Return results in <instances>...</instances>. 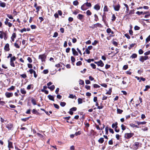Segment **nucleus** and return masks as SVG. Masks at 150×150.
Masks as SVG:
<instances>
[{
	"mask_svg": "<svg viewBox=\"0 0 150 150\" xmlns=\"http://www.w3.org/2000/svg\"><path fill=\"white\" fill-rule=\"evenodd\" d=\"M14 46L17 48H19L20 47V46L18 45V43L16 42L14 43Z\"/></svg>",
	"mask_w": 150,
	"mask_h": 150,
	"instance_id": "57",
	"label": "nucleus"
},
{
	"mask_svg": "<svg viewBox=\"0 0 150 150\" xmlns=\"http://www.w3.org/2000/svg\"><path fill=\"white\" fill-rule=\"evenodd\" d=\"M139 143L138 142H135L134 143L133 145L134 148V149L136 150L137 149L139 146Z\"/></svg>",
	"mask_w": 150,
	"mask_h": 150,
	"instance_id": "11",
	"label": "nucleus"
},
{
	"mask_svg": "<svg viewBox=\"0 0 150 150\" xmlns=\"http://www.w3.org/2000/svg\"><path fill=\"white\" fill-rule=\"evenodd\" d=\"M71 62L73 63L75 61V58L71 56Z\"/></svg>",
	"mask_w": 150,
	"mask_h": 150,
	"instance_id": "48",
	"label": "nucleus"
},
{
	"mask_svg": "<svg viewBox=\"0 0 150 150\" xmlns=\"http://www.w3.org/2000/svg\"><path fill=\"white\" fill-rule=\"evenodd\" d=\"M31 102L34 105H36V102L35 100L34 99H32L31 100Z\"/></svg>",
	"mask_w": 150,
	"mask_h": 150,
	"instance_id": "38",
	"label": "nucleus"
},
{
	"mask_svg": "<svg viewBox=\"0 0 150 150\" xmlns=\"http://www.w3.org/2000/svg\"><path fill=\"white\" fill-rule=\"evenodd\" d=\"M4 23L5 25L8 26L10 28L11 27L12 25V24L9 22L5 23Z\"/></svg>",
	"mask_w": 150,
	"mask_h": 150,
	"instance_id": "21",
	"label": "nucleus"
},
{
	"mask_svg": "<svg viewBox=\"0 0 150 150\" xmlns=\"http://www.w3.org/2000/svg\"><path fill=\"white\" fill-rule=\"evenodd\" d=\"M41 6H38L36 8V12L38 13V12L40 11V9H41Z\"/></svg>",
	"mask_w": 150,
	"mask_h": 150,
	"instance_id": "28",
	"label": "nucleus"
},
{
	"mask_svg": "<svg viewBox=\"0 0 150 150\" xmlns=\"http://www.w3.org/2000/svg\"><path fill=\"white\" fill-rule=\"evenodd\" d=\"M79 84L80 85H83L84 84V81L80 79L79 81Z\"/></svg>",
	"mask_w": 150,
	"mask_h": 150,
	"instance_id": "46",
	"label": "nucleus"
},
{
	"mask_svg": "<svg viewBox=\"0 0 150 150\" xmlns=\"http://www.w3.org/2000/svg\"><path fill=\"white\" fill-rule=\"evenodd\" d=\"M106 32L108 33H110L111 32V30L110 28H108L106 30Z\"/></svg>",
	"mask_w": 150,
	"mask_h": 150,
	"instance_id": "64",
	"label": "nucleus"
},
{
	"mask_svg": "<svg viewBox=\"0 0 150 150\" xmlns=\"http://www.w3.org/2000/svg\"><path fill=\"white\" fill-rule=\"evenodd\" d=\"M97 27H101V25L98 23H97L96 24H95L93 25V28H96Z\"/></svg>",
	"mask_w": 150,
	"mask_h": 150,
	"instance_id": "22",
	"label": "nucleus"
},
{
	"mask_svg": "<svg viewBox=\"0 0 150 150\" xmlns=\"http://www.w3.org/2000/svg\"><path fill=\"white\" fill-rule=\"evenodd\" d=\"M29 117H27L25 118H22L21 119V120L25 122L29 119Z\"/></svg>",
	"mask_w": 150,
	"mask_h": 150,
	"instance_id": "58",
	"label": "nucleus"
},
{
	"mask_svg": "<svg viewBox=\"0 0 150 150\" xmlns=\"http://www.w3.org/2000/svg\"><path fill=\"white\" fill-rule=\"evenodd\" d=\"M150 54V50H149L147 52H145L144 53V54L145 56L148 55L149 54Z\"/></svg>",
	"mask_w": 150,
	"mask_h": 150,
	"instance_id": "63",
	"label": "nucleus"
},
{
	"mask_svg": "<svg viewBox=\"0 0 150 150\" xmlns=\"http://www.w3.org/2000/svg\"><path fill=\"white\" fill-rule=\"evenodd\" d=\"M86 5L84 4L83 5L81 6V8L82 10L85 11L86 10L87 8H86Z\"/></svg>",
	"mask_w": 150,
	"mask_h": 150,
	"instance_id": "16",
	"label": "nucleus"
},
{
	"mask_svg": "<svg viewBox=\"0 0 150 150\" xmlns=\"http://www.w3.org/2000/svg\"><path fill=\"white\" fill-rule=\"evenodd\" d=\"M35 71L34 70L32 69H30L29 70V72L30 73V74H33Z\"/></svg>",
	"mask_w": 150,
	"mask_h": 150,
	"instance_id": "59",
	"label": "nucleus"
},
{
	"mask_svg": "<svg viewBox=\"0 0 150 150\" xmlns=\"http://www.w3.org/2000/svg\"><path fill=\"white\" fill-rule=\"evenodd\" d=\"M16 58L15 56H13V57H11L10 59V64L11 66L13 67H15L14 62L16 60Z\"/></svg>",
	"mask_w": 150,
	"mask_h": 150,
	"instance_id": "1",
	"label": "nucleus"
},
{
	"mask_svg": "<svg viewBox=\"0 0 150 150\" xmlns=\"http://www.w3.org/2000/svg\"><path fill=\"white\" fill-rule=\"evenodd\" d=\"M104 141V139L103 138L101 137L98 140V142L100 144L103 143Z\"/></svg>",
	"mask_w": 150,
	"mask_h": 150,
	"instance_id": "25",
	"label": "nucleus"
},
{
	"mask_svg": "<svg viewBox=\"0 0 150 150\" xmlns=\"http://www.w3.org/2000/svg\"><path fill=\"white\" fill-rule=\"evenodd\" d=\"M79 2L77 1H74L73 2V4L74 5L77 6L79 4Z\"/></svg>",
	"mask_w": 150,
	"mask_h": 150,
	"instance_id": "33",
	"label": "nucleus"
},
{
	"mask_svg": "<svg viewBox=\"0 0 150 150\" xmlns=\"http://www.w3.org/2000/svg\"><path fill=\"white\" fill-rule=\"evenodd\" d=\"M91 66L93 69H95L96 68V65L94 64H91Z\"/></svg>",
	"mask_w": 150,
	"mask_h": 150,
	"instance_id": "55",
	"label": "nucleus"
},
{
	"mask_svg": "<svg viewBox=\"0 0 150 150\" xmlns=\"http://www.w3.org/2000/svg\"><path fill=\"white\" fill-rule=\"evenodd\" d=\"M94 16L95 17V19L94 20L96 21H97L98 20V16L96 14H95L94 15Z\"/></svg>",
	"mask_w": 150,
	"mask_h": 150,
	"instance_id": "40",
	"label": "nucleus"
},
{
	"mask_svg": "<svg viewBox=\"0 0 150 150\" xmlns=\"http://www.w3.org/2000/svg\"><path fill=\"white\" fill-rule=\"evenodd\" d=\"M100 8V6L98 4L94 6V8L97 11L99 10Z\"/></svg>",
	"mask_w": 150,
	"mask_h": 150,
	"instance_id": "20",
	"label": "nucleus"
},
{
	"mask_svg": "<svg viewBox=\"0 0 150 150\" xmlns=\"http://www.w3.org/2000/svg\"><path fill=\"white\" fill-rule=\"evenodd\" d=\"M83 17L84 16L81 14H79L77 16V18L80 20H82Z\"/></svg>",
	"mask_w": 150,
	"mask_h": 150,
	"instance_id": "13",
	"label": "nucleus"
},
{
	"mask_svg": "<svg viewBox=\"0 0 150 150\" xmlns=\"http://www.w3.org/2000/svg\"><path fill=\"white\" fill-rule=\"evenodd\" d=\"M47 86H44L43 88L41 89V91L42 92H44L46 94H47Z\"/></svg>",
	"mask_w": 150,
	"mask_h": 150,
	"instance_id": "10",
	"label": "nucleus"
},
{
	"mask_svg": "<svg viewBox=\"0 0 150 150\" xmlns=\"http://www.w3.org/2000/svg\"><path fill=\"white\" fill-rule=\"evenodd\" d=\"M123 111L122 110H121L118 108H117V113L120 114H121L123 112Z\"/></svg>",
	"mask_w": 150,
	"mask_h": 150,
	"instance_id": "31",
	"label": "nucleus"
},
{
	"mask_svg": "<svg viewBox=\"0 0 150 150\" xmlns=\"http://www.w3.org/2000/svg\"><path fill=\"white\" fill-rule=\"evenodd\" d=\"M146 122L145 121H143L142 122H138L137 121L136 122V123L138 125H145L146 123Z\"/></svg>",
	"mask_w": 150,
	"mask_h": 150,
	"instance_id": "19",
	"label": "nucleus"
},
{
	"mask_svg": "<svg viewBox=\"0 0 150 150\" xmlns=\"http://www.w3.org/2000/svg\"><path fill=\"white\" fill-rule=\"evenodd\" d=\"M93 87L94 88H99L100 87V86L97 84H94L93 85Z\"/></svg>",
	"mask_w": 150,
	"mask_h": 150,
	"instance_id": "62",
	"label": "nucleus"
},
{
	"mask_svg": "<svg viewBox=\"0 0 150 150\" xmlns=\"http://www.w3.org/2000/svg\"><path fill=\"white\" fill-rule=\"evenodd\" d=\"M76 107H73L70 109L69 113L71 115H72L73 114V111H75L76 110Z\"/></svg>",
	"mask_w": 150,
	"mask_h": 150,
	"instance_id": "7",
	"label": "nucleus"
},
{
	"mask_svg": "<svg viewBox=\"0 0 150 150\" xmlns=\"http://www.w3.org/2000/svg\"><path fill=\"white\" fill-rule=\"evenodd\" d=\"M122 129L123 130H124L126 129V127L123 124H122L121 125Z\"/></svg>",
	"mask_w": 150,
	"mask_h": 150,
	"instance_id": "61",
	"label": "nucleus"
},
{
	"mask_svg": "<svg viewBox=\"0 0 150 150\" xmlns=\"http://www.w3.org/2000/svg\"><path fill=\"white\" fill-rule=\"evenodd\" d=\"M112 92V88H109V90L106 93L107 94L110 95L111 94V93Z\"/></svg>",
	"mask_w": 150,
	"mask_h": 150,
	"instance_id": "35",
	"label": "nucleus"
},
{
	"mask_svg": "<svg viewBox=\"0 0 150 150\" xmlns=\"http://www.w3.org/2000/svg\"><path fill=\"white\" fill-rule=\"evenodd\" d=\"M98 43V41L96 40H95L94 42H93L92 43V45H96V44Z\"/></svg>",
	"mask_w": 150,
	"mask_h": 150,
	"instance_id": "53",
	"label": "nucleus"
},
{
	"mask_svg": "<svg viewBox=\"0 0 150 150\" xmlns=\"http://www.w3.org/2000/svg\"><path fill=\"white\" fill-rule=\"evenodd\" d=\"M134 44H132L131 45H130L129 47L128 48L129 50H130L132 47H134Z\"/></svg>",
	"mask_w": 150,
	"mask_h": 150,
	"instance_id": "52",
	"label": "nucleus"
},
{
	"mask_svg": "<svg viewBox=\"0 0 150 150\" xmlns=\"http://www.w3.org/2000/svg\"><path fill=\"white\" fill-rule=\"evenodd\" d=\"M103 11L104 12H108V8L106 5L104 6Z\"/></svg>",
	"mask_w": 150,
	"mask_h": 150,
	"instance_id": "30",
	"label": "nucleus"
},
{
	"mask_svg": "<svg viewBox=\"0 0 150 150\" xmlns=\"http://www.w3.org/2000/svg\"><path fill=\"white\" fill-rule=\"evenodd\" d=\"M116 17L114 14H113L112 16V21H114L115 20Z\"/></svg>",
	"mask_w": 150,
	"mask_h": 150,
	"instance_id": "47",
	"label": "nucleus"
},
{
	"mask_svg": "<svg viewBox=\"0 0 150 150\" xmlns=\"http://www.w3.org/2000/svg\"><path fill=\"white\" fill-rule=\"evenodd\" d=\"M47 88L50 89L51 91H52L54 89L55 86L54 85H52L50 86H47Z\"/></svg>",
	"mask_w": 150,
	"mask_h": 150,
	"instance_id": "23",
	"label": "nucleus"
},
{
	"mask_svg": "<svg viewBox=\"0 0 150 150\" xmlns=\"http://www.w3.org/2000/svg\"><path fill=\"white\" fill-rule=\"evenodd\" d=\"M134 13V10H131L129 11V14L132 15Z\"/></svg>",
	"mask_w": 150,
	"mask_h": 150,
	"instance_id": "51",
	"label": "nucleus"
},
{
	"mask_svg": "<svg viewBox=\"0 0 150 150\" xmlns=\"http://www.w3.org/2000/svg\"><path fill=\"white\" fill-rule=\"evenodd\" d=\"M8 148H13V147L12 145V144H13L12 142L9 141V140H8Z\"/></svg>",
	"mask_w": 150,
	"mask_h": 150,
	"instance_id": "15",
	"label": "nucleus"
},
{
	"mask_svg": "<svg viewBox=\"0 0 150 150\" xmlns=\"http://www.w3.org/2000/svg\"><path fill=\"white\" fill-rule=\"evenodd\" d=\"M46 58V56L45 54L40 55L39 56V59H41L42 62L45 61Z\"/></svg>",
	"mask_w": 150,
	"mask_h": 150,
	"instance_id": "3",
	"label": "nucleus"
},
{
	"mask_svg": "<svg viewBox=\"0 0 150 150\" xmlns=\"http://www.w3.org/2000/svg\"><path fill=\"white\" fill-rule=\"evenodd\" d=\"M113 7L115 11H118L119 10L120 6V5L118 4L117 5L114 6Z\"/></svg>",
	"mask_w": 150,
	"mask_h": 150,
	"instance_id": "9",
	"label": "nucleus"
},
{
	"mask_svg": "<svg viewBox=\"0 0 150 150\" xmlns=\"http://www.w3.org/2000/svg\"><path fill=\"white\" fill-rule=\"evenodd\" d=\"M48 97L49 99H50V100H53V101H54V98L51 95H49L48 96Z\"/></svg>",
	"mask_w": 150,
	"mask_h": 150,
	"instance_id": "32",
	"label": "nucleus"
},
{
	"mask_svg": "<svg viewBox=\"0 0 150 150\" xmlns=\"http://www.w3.org/2000/svg\"><path fill=\"white\" fill-rule=\"evenodd\" d=\"M58 33L57 32H56L54 33V35L53 36V38L56 37L58 36Z\"/></svg>",
	"mask_w": 150,
	"mask_h": 150,
	"instance_id": "56",
	"label": "nucleus"
},
{
	"mask_svg": "<svg viewBox=\"0 0 150 150\" xmlns=\"http://www.w3.org/2000/svg\"><path fill=\"white\" fill-rule=\"evenodd\" d=\"M21 76V77L24 79H25L27 77L26 75L25 74H22L20 75Z\"/></svg>",
	"mask_w": 150,
	"mask_h": 150,
	"instance_id": "49",
	"label": "nucleus"
},
{
	"mask_svg": "<svg viewBox=\"0 0 150 150\" xmlns=\"http://www.w3.org/2000/svg\"><path fill=\"white\" fill-rule=\"evenodd\" d=\"M53 105L55 108H57V109H59V106L58 105L54 103Z\"/></svg>",
	"mask_w": 150,
	"mask_h": 150,
	"instance_id": "60",
	"label": "nucleus"
},
{
	"mask_svg": "<svg viewBox=\"0 0 150 150\" xmlns=\"http://www.w3.org/2000/svg\"><path fill=\"white\" fill-rule=\"evenodd\" d=\"M149 59L148 57L147 56H141L140 57L139 59V61L142 62H143L144 60H146L147 59Z\"/></svg>",
	"mask_w": 150,
	"mask_h": 150,
	"instance_id": "2",
	"label": "nucleus"
},
{
	"mask_svg": "<svg viewBox=\"0 0 150 150\" xmlns=\"http://www.w3.org/2000/svg\"><path fill=\"white\" fill-rule=\"evenodd\" d=\"M15 87L13 86H12L10 88L7 89V90L8 91H11L12 90H13L15 88Z\"/></svg>",
	"mask_w": 150,
	"mask_h": 150,
	"instance_id": "24",
	"label": "nucleus"
},
{
	"mask_svg": "<svg viewBox=\"0 0 150 150\" xmlns=\"http://www.w3.org/2000/svg\"><path fill=\"white\" fill-rule=\"evenodd\" d=\"M13 93H12L6 92L5 93V95L7 98H9L13 96Z\"/></svg>",
	"mask_w": 150,
	"mask_h": 150,
	"instance_id": "6",
	"label": "nucleus"
},
{
	"mask_svg": "<svg viewBox=\"0 0 150 150\" xmlns=\"http://www.w3.org/2000/svg\"><path fill=\"white\" fill-rule=\"evenodd\" d=\"M133 135L132 133H127L125 134V137L126 139H128L131 137Z\"/></svg>",
	"mask_w": 150,
	"mask_h": 150,
	"instance_id": "5",
	"label": "nucleus"
},
{
	"mask_svg": "<svg viewBox=\"0 0 150 150\" xmlns=\"http://www.w3.org/2000/svg\"><path fill=\"white\" fill-rule=\"evenodd\" d=\"M69 97L71 98H76V96L75 95H73L72 94H70Z\"/></svg>",
	"mask_w": 150,
	"mask_h": 150,
	"instance_id": "41",
	"label": "nucleus"
},
{
	"mask_svg": "<svg viewBox=\"0 0 150 150\" xmlns=\"http://www.w3.org/2000/svg\"><path fill=\"white\" fill-rule=\"evenodd\" d=\"M150 41V35L146 39V43Z\"/></svg>",
	"mask_w": 150,
	"mask_h": 150,
	"instance_id": "39",
	"label": "nucleus"
},
{
	"mask_svg": "<svg viewBox=\"0 0 150 150\" xmlns=\"http://www.w3.org/2000/svg\"><path fill=\"white\" fill-rule=\"evenodd\" d=\"M7 16L9 19H13V17L12 16L11 14H7Z\"/></svg>",
	"mask_w": 150,
	"mask_h": 150,
	"instance_id": "43",
	"label": "nucleus"
},
{
	"mask_svg": "<svg viewBox=\"0 0 150 150\" xmlns=\"http://www.w3.org/2000/svg\"><path fill=\"white\" fill-rule=\"evenodd\" d=\"M20 91L21 93L22 94H25L26 93V91L24 88H21V89Z\"/></svg>",
	"mask_w": 150,
	"mask_h": 150,
	"instance_id": "18",
	"label": "nucleus"
},
{
	"mask_svg": "<svg viewBox=\"0 0 150 150\" xmlns=\"http://www.w3.org/2000/svg\"><path fill=\"white\" fill-rule=\"evenodd\" d=\"M130 125L131 127H133V128H134V127H136V128H139V127L137 125H135L134 124H131Z\"/></svg>",
	"mask_w": 150,
	"mask_h": 150,
	"instance_id": "37",
	"label": "nucleus"
},
{
	"mask_svg": "<svg viewBox=\"0 0 150 150\" xmlns=\"http://www.w3.org/2000/svg\"><path fill=\"white\" fill-rule=\"evenodd\" d=\"M86 6L88 7H90L91 6V4L90 3L86 2L85 3Z\"/></svg>",
	"mask_w": 150,
	"mask_h": 150,
	"instance_id": "36",
	"label": "nucleus"
},
{
	"mask_svg": "<svg viewBox=\"0 0 150 150\" xmlns=\"http://www.w3.org/2000/svg\"><path fill=\"white\" fill-rule=\"evenodd\" d=\"M78 102L79 104H80L83 103V100L81 98H79L78 99Z\"/></svg>",
	"mask_w": 150,
	"mask_h": 150,
	"instance_id": "29",
	"label": "nucleus"
},
{
	"mask_svg": "<svg viewBox=\"0 0 150 150\" xmlns=\"http://www.w3.org/2000/svg\"><path fill=\"white\" fill-rule=\"evenodd\" d=\"M6 6V4L4 2H1V3H0V6L4 8Z\"/></svg>",
	"mask_w": 150,
	"mask_h": 150,
	"instance_id": "26",
	"label": "nucleus"
},
{
	"mask_svg": "<svg viewBox=\"0 0 150 150\" xmlns=\"http://www.w3.org/2000/svg\"><path fill=\"white\" fill-rule=\"evenodd\" d=\"M66 104V103L65 102H61L60 103V105L62 107L64 106Z\"/></svg>",
	"mask_w": 150,
	"mask_h": 150,
	"instance_id": "44",
	"label": "nucleus"
},
{
	"mask_svg": "<svg viewBox=\"0 0 150 150\" xmlns=\"http://www.w3.org/2000/svg\"><path fill=\"white\" fill-rule=\"evenodd\" d=\"M4 50L6 51H8L10 50L9 45L8 43H7L4 47Z\"/></svg>",
	"mask_w": 150,
	"mask_h": 150,
	"instance_id": "8",
	"label": "nucleus"
},
{
	"mask_svg": "<svg viewBox=\"0 0 150 150\" xmlns=\"http://www.w3.org/2000/svg\"><path fill=\"white\" fill-rule=\"evenodd\" d=\"M117 123L116 122L115 123H113L112 124V128H114V127H115L117 126Z\"/></svg>",
	"mask_w": 150,
	"mask_h": 150,
	"instance_id": "34",
	"label": "nucleus"
},
{
	"mask_svg": "<svg viewBox=\"0 0 150 150\" xmlns=\"http://www.w3.org/2000/svg\"><path fill=\"white\" fill-rule=\"evenodd\" d=\"M16 37V34L15 33H13L12 36L11 37V40L12 41H14V38Z\"/></svg>",
	"mask_w": 150,
	"mask_h": 150,
	"instance_id": "17",
	"label": "nucleus"
},
{
	"mask_svg": "<svg viewBox=\"0 0 150 150\" xmlns=\"http://www.w3.org/2000/svg\"><path fill=\"white\" fill-rule=\"evenodd\" d=\"M82 64V62L80 61H79L77 62L76 63V65L77 66H79L81 65Z\"/></svg>",
	"mask_w": 150,
	"mask_h": 150,
	"instance_id": "54",
	"label": "nucleus"
},
{
	"mask_svg": "<svg viewBox=\"0 0 150 150\" xmlns=\"http://www.w3.org/2000/svg\"><path fill=\"white\" fill-rule=\"evenodd\" d=\"M3 35L4 37V39L5 40H7V37L6 36L7 35H6V33H3Z\"/></svg>",
	"mask_w": 150,
	"mask_h": 150,
	"instance_id": "45",
	"label": "nucleus"
},
{
	"mask_svg": "<svg viewBox=\"0 0 150 150\" xmlns=\"http://www.w3.org/2000/svg\"><path fill=\"white\" fill-rule=\"evenodd\" d=\"M72 51L73 54L74 55H78V53L77 52L76 50L74 48H72Z\"/></svg>",
	"mask_w": 150,
	"mask_h": 150,
	"instance_id": "14",
	"label": "nucleus"
},
{
	"mask_svg": "<svg viewBox=\"0 0 150 150\" xmlns=\"http://www.w3.org/2000/svg\"><path fill=\"white\" fill-rule=\"evenodd\" d=\"M27 60H28V62L30 63H31L32 62V60L31 58L30 57H28L27 58Z\"/></svg>",
	"mask_w": 150,
	"mask_h": 150,
	"instance_id": "50",
	"label": "nucleus"
},
{
	"mask_svg": "<svg viewBox=\"0 0 150 150\" xmlns=\"http://www.w3.org/2000/svg\"><path fill=\"white\" fill-rule=\"evenodd\" d=\"M86 14L88 16H90L91 15V12L89 10H88L86 12Z\"/></svg>",
	"mask_w": 150,
	"mask_h": 150,
	"instance_id": "42",
	"label": "nucleus"
},
{
	"mask_svg": "<svg viewBox=\"0 0 150 150\" xmlns=\"http://www.w3.org/2000/svg\"><path fill=\"white\" fill-rule=\"evenodd\" d=\"M13 127V125L11 123H9L6 126V127L9 130H11Z\"/></svg>",
	"mask_w": 150,
	"mask_h": 150,
	"instance_id": "12",
	"label": "nucleus"
},
{
	"mask_svg": "<svg viewBox=\"0 0 150 150\" xmlns=\"http://www.w3.org/2000/svg\"><path fill=\"white\" fill-rule=\"evenodd\" d=\"M94 63L97 64L98 66H100L101 67H103L104 65V63L101 60L98 62H95Z\"/></svg>",
	"mask_w": 150,
	"mask_h": 150,
	"instance_id": "4",
	"label": "nucleus"
},
{
	"mask_svg": "<svg viewBox=\"0 0 150 150\" xmlns=\"http://www.w3.org/2000/svg\"><path fill=\"white\" fill-rule=\"evenodd\" d=\"M137 55L136 54H133L130 57V58H137Z\"/></svg>",
	"mask_w": 150,
	"mask_h": 150,
	"instance_id": "27",
	"label": "nucleus"
}]
</instances>
